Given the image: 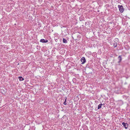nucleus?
I'll list each match as a JSON object with an SVG mask.
<instances>
[{
  "label": "nucleus",
  "mask_w": 130,
  "mask_h": 130,
  "mask_svg": "<svg viewBox=\"0 0 130 130\" xmlns=\"http://www.w3.org/2000/svg\"><path fill=\"white\" fill-rule=\"evenodd\" d=\"M118 7L119 8V10L120 12L122 13L124 10V9L123 8V7L122 5H118Z\"/></svg>",
  "instance_id": "f257e3e1"
},
{
  "label": "nucleus",
  "mask_w": 130,
  "mask_h": 130,
  "mask_svg": "<svg viewBox=\"0 0 130 130\" xmlns=\"http://www.w3.org/2000/svg\"><path fill=\"white\" fill-rule=\"evenodd\" d=\"M122 124L123 125V126L124 127L125 129H127V128L128 124L127 123H125L124 122H123L122 123Z\"/></svg>",
  "instance_id": "f03ea898"
},
{
  "label": "nucleus",
  "mask_w": 130,
  "mask_h": 130,
  "mask_svg": "<svg viewBox=\"0 0 130 130\" xmlns=\"http://www.w3.org/2000/svg\"><path fill=\"white\" fill-rule=\"evenodd\" d=\"M81 61L82 62V64H84L86 62V60L84 57H82L81 59Z\"/></svg>",
  "instance_id": "7ed1b4c3"
},
{
  "label": "nucleus",
  "mask_w": 130,
  "mask_h": 130,
  "mask_svg": "<svg viewBox=\"0 0 130 130\" xmlns=\"http://www.w3.org/2000/svg\"><path fill=\"white\" fill-rule=\"evenodd\" d=\"M40 41L42 43H46L48 42V41L43 39H41L40 40Z\"/></svg>",
  "instance_id": "20e7f679"
},
{
  "label": "nucleus",
  "mask_w": 130,
  "mask_h": 130,
  "mask_svg": "<svg viewBox=\"0 0 130 130\" xmlns=\"http://www.w3.org/2000/svg\"><path fill=\"white\" fill-rule=\"evenodd\" d=\"M118 58L119 60V61L118 62V63H120L122 60V57L120 55L118 56Z\"/></svg>",
  "instance_id": "39448f33"
},
{
  "label": "nucleus",
  "mask_w": 130,
  "mask_h": 130,
  "mask_svg": "<svg viewBox=\"0 0 130 130\" xmlns=\"http://www.w3.org/2000/svg\"><path fill=\"white\" fill-rule=\"evenodd\" d=\"M18 78L20 81H23L24 80V78L21 76H19Z\"/></svg>",
  "instance_id": "423d86ee"
},
{
  "label": "nucleus",
  "mask_w": 130,
  "mask_h": 130,
  "mask_svg": "<svg viewBox=\"0 0 130 130\" xmlns=\"http://www.w3.org/2000/svg\"><path fill=\"white\" fill-rule=\"evenodd\" d=\"M63 42L64 43H67L68 42L67 40L63 38Z\"/></svg>",
  "instance_id": "0eeeda50"
},
{
  "label": "nucleus",
  "mask_w": 130,
  "mask_h": 130,
  "mask_svg": "<svg viewBox=\"0 0 130 130\" xmlns=\"http://www.w3.org/2000/svg\"><path fill=\"white\" fill-rule=\"evenodd\" d=\"M102 105H103V104H100L98 106V109H99L101 108V106Z\"/></svg>",
  "instance_id": "6e6552de"
},
{
  "label": "nucleus",
  "mask_w": 130,
  "mask_h": 130,
  "mask_svg": "<svg viewBox=\"0 0 130 130\" xmlns=\"http://www.w3.org/2000/svg\"><path fill=\"white\" fill-rule=\"evenodd\" d=\"M113 46H114V47H116L117 46V42H114L113 43Z\"/></svg>",
  "instance_id": "1a4fd4ad"
},
{
  "label": "nucleus",
  "mask_w": 130,
  "mask_h": 130,
  "mask_svg": "<svg viewBox=\"0 0 130 130\" xmlns=\"http://www.w3.org/2000/svg\"><path fill=\"white\" fill-rule=\"evenodd\" d=\"M66 99H67V98H66H66L65 100L64 101V102L63 103V104L64 105H66L67 104V103H66Z\"/></svg>",
  "instance_id": "9d476101"
},
{
  "label": "nucleus",
  "mask_w": 130,
  "mask_h": 130,
  "mask_svg": "<svg viewBox=\"0 0 130 130\" xmlns=\"http://www.w3.org/2000/svg\"><path fill=\"white\" fill-rule=\"evenodd\" d=\"M79 19H80V21H82L83 20V19H80V17L79 18Z\"/></svg>",
  "instance_id": "9b49d317"
}]
</instances>
